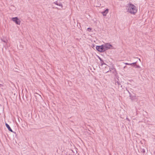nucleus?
Listing matches in <instances>:
<instances>
[{
    "label": "nucleus",
    "instance_id": "obj_10",
    "mask_svg": "<svg viewBox=\"0 0 155 155\" xmlns=\"http://www.w3.org/2000/svg\"><path fill=\"white\" fill-rule=\"evenodd\" d=\"M137 62H134L132 63H131V65H134V66H135L136 65Z\"/></svg>",
    "mask_w": 155,
    "mask_h": 155
},
{
    "label": "nucleus",
    "instance_id": "obj_17",
    "mask_svg": "<svg viewBox=\"0 0 155 155\" xmlns=\"http://www.w3.org/2000/svg\"><path fill=\"white\" fill-rule=\"evenodd\" d=\"M126 67H126V66H124V68H125Z\"/></svg>",
    "mask_w": 155,
    "mask_h": 155
},
{
    "label": "nucleus",
    "instance_id": "obj_19",
    "mask_svg": "<svg viewBox=\"0 0 155 155\" xmlns=\"http://www.w3.org/2000/svg\"><path fill=\"white\" fill-rule=\"evenodd\" d=\"M108 72V71H107V72H106V73H107V72Z\"/></svg>",
    "mask_w": 155,
    "mask_h": 155
},
{
    "label": "nucleus",
    "instance_id": "obj_16",
    "mask_svg": "<svg viewBox=\"0 0 155 155\" xmlns=\"http://www.w3.org/2000/svg\"><path fill=\"white\" fill-rule=\"evenodd\" d=\"M2 41L5 43H6V41H5V40H2Z\"/></svg>",
    "mask_w": 155,
    "mask_h": 155
},
{
    "label": "nucleus",
    "instance_id": "obj_14",
    "mask_svg": "<svg viewBox=\"0 0 155 155\" xmlns=\"http://www.w3.org/2000/svg\"><path fill=\"white\" fill-rule=\"evenodd\" d=\"M99 60H100V61H102V59H101V58H100V57H99Z\"/></svg>",
    "mask_w": 155,
    "mask_h": 155
},
{
    "label": "nucleus",
    "instance_id": "obj_8",
    "mask_svg": "<svg viewBox=\"0 0 155 155\" xmlns=\"http://www.w3.org/2000/svg\"><path fill=\"white\" fill-rule=\"evenodd\" d=\"M53 3L55 4V5H58L59 6H61V8H62L63 5L61 3H58L57 1H56L55 2H54Z\"/></svg>",
    "mask_w": 155,
    "mask_h": 155
},
{
    "label": "nucleus",
    "instance_id": "obj_2",
    "mask_svg": "<svg viewBox=\"0 0 155 155\" xmlns=\"http://www.w3.org/2000/svg\"><path fill=\"white\" fill-rule=\"evenodd\" d=\"M103 45H104L105 51L108 49H111L113 48V46L108 43H106Z\"/></svg>",
    "mask_w": 155,
    "mask_h": 155
},
{
    "label": "nucleus",
    "instance_id": "obj_4",
    "mask_svg": "<svg viewBox=\"0 0 155 155\" xmlns=\"http://www.w3.org/2000/svg\"><path fill=\"white\" fill-rule=\"evenodd\" d=\"M12 20L15 22L16 24L20 25L21 23V21L17 17H16L15 18H12Z\"/></svg>",
    "mask_w": 155,
    "mask_h": 155
},
{
    "label": "nucleus",
    "instance_id": "obj_3",
    "mask_svg": "<svg viewBox=\"0 0 155 155\" xmlns=\"http://www.w3.org/2000/svg\"><path fill=\"white\" fill-rule=\"evenodd\" d=\"M96 48L97 50L101 52H103L105 51L104 45H103L101 46H97Z\"/></svg>",
    "mask_w": 155,
    "mask_h": 155
},
{
    "label": "nucleus",
    "instance_id": "obj_18",
    "mask_svg": "<svg viewBox=\"0 0 155 155\" xmlns=\"http://www.w3.org/2000/svg\"><path fill=\"white\" fill-rule=\"evenodd\" d=\"M127 90V91L129 93H129H130V92L128 90Z\"/></svg>",
    "mask_w": 155,
    "mask_h": 155
},
{
    "label": "nucleus",
    "instance_id": "obj_13",
    "mask_svg": "<svg viewBox=\"0 0 155 155\" xmlns=\"http://www.w3.org/2000/svg\"><path fill=\"white\" fill-rule=\"evenodd\" d=\"M125 64L126 65H131V63L130 64V63H125Z\"/></svg>",
    "mask_w": 155,
    "mask_h": 155
},
{
    "label": "nucleus",
    "instance_id": "obj_1",
    "mask_svg": "<svg viewBox=\"0 0 155 155\" xmlns=\"http://www.w3.org/2000/svg\"><path fill=\"white\" fill-rule=\"evenodd\" d=\"M137 11L136 7L134 5L130 4L128 9V12L131 14H134Z\"/></svg>",
    "mask_w": 155,
    "mask_h": 155
},
{
    "label": "nucleus",
    "instance_id": "obj_6",
    "mask_svg": "<svg viewBox=\"0 0 155 155\" xmlns=\"http://www.w3.org/2000/svg\"><path fill=\"white\" fill-rule=\"evenodd\" d=\"M109 9H107L104 11L102 12L101 13L102 14L103 16H106L107 14L108 13V12Z\"/></svg>",
    "mask_w": 155,
    "mask_h": 155
},
{
    "label": "nucleus",
    "instance_id": "obj_12",
    "mask_svg": "<svg viewBox=\"0 0 155 155\" xmlns=\"http://www.w3.org/2000/svg\"><path fill=\"white\" fill-rule=\"evenodd\" d=\"M117 84L118 86L119 87L120 86L121 87H122V86L121 85V84L118 82H117Z\"/></svg>",
    "mask_w": 155,
    "mask_h": 155
},
{
    "label": "nucleus",
    "instance_id": "obj_7",
    "mask_svg": "<svg viewBox=\"0 0 155 155\" xmlns=\"http://www.w3.org/2000/svg\"><path fill=\"white\" fill-rule=\"evenodd\" d=\"M5 126L9 131L11 132H13L12 130V129H11V128L10 126L7 123H6Z\"/></svg>",
    "mask_w": 155,
    "mask_h": 155
},
{
    "label": "nucleus",
    "instance_id": "obj_15",
    "mask_svg": "<svg viewBox=\"0 0 155 155\" xmlns=\"http://www.w3.org/2000/svg\"><path fill=\"white\" fill-rule=\"evenodd\" d=\"M87 29L88 30H90V31L91 30V28H88Z\"/></svg>",
    "mask_w": 155,
    "mask_h": 155
},
{
    "label": "nucleus",
    "instance_id": "obj_5",
    "mask_svg": "<svg viewBox=\"0 0 155 155\" xmlns=\"http://www.w3.org/2000/svg\"><path fill=\"white\" fill-rule=\"evenodd\" d=\"M129 96L130 97V99L132 101H135L136 99V97L135 94H134V95H132L130 93H129Z\"/></svg>",
    "mask_w": 155,
    "mask_h": 155
},
{
    "label": "nucleus",
    "instance_id": "obj_11",
    "mask_svg": "<svg viewBox=\"0 0 155 155\" xmlns=\"http://www.w3.org/2000/svg\"><path fill=\"white\" fill-rule=\"evenodd\" d=\"M135 66L136 68H140V67L139 65H136Z\"/></svg>",
    "mask_w": 155,
    "mask_h": 155
},
{
    "label": "nucleus",
    "instance_id": "obj_9",
    "mask_svg": "<svg viewBox=\"0 0 155 155\" xmlns=\"http://www.w3.org/2000/svg\"><path fill=\"white\" fill-rule=\"evenodd\" d=\"M101 64L102 66H103V64H106L104 63V61L103 60L101 61Z\"/></svg>",
    "mask_w": 155,
    "mask_h": 155
}]
</instances>
